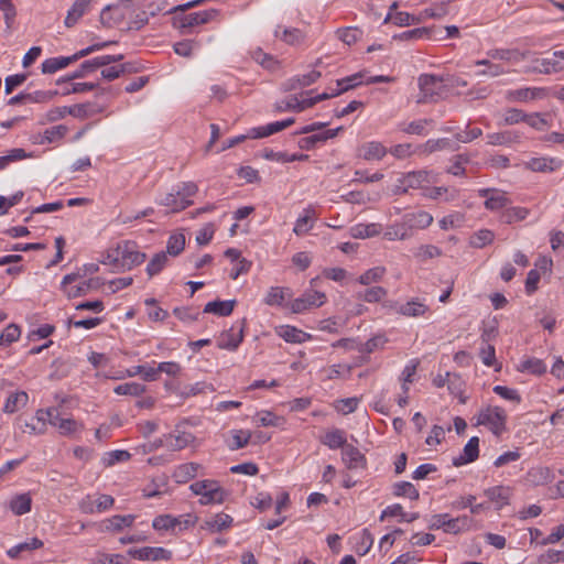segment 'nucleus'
Wrapping results in <instances>:
<instances>
[{"label":"nucleus","mask_w":564,"mask_h":564,"mask_svg":"<svg viewBox=\"0 0 564 564\" xmlns=\"http://www.w3.org/2000/svg\"><path fill=\"white\" fill-rule=\"evenodd\" d=\"M145 259V253L138 250L135 242L127 240L118 243L115 250L108 252L104 263L121 270H131L143 263Z\"/></svg>","instance_id":"nucleus-1"},{"label":"nucleus","mask_w":564,"mask_h":564,"mask_svg":"<svg viewBox=\"0 0 564 564\" xmlns=\"http://www.w3.org/2000/svg\"><path fill=\"white\" fill-rule=\"evenodd\" d=\"M417 83L420 88L417 102L427 104L435 102L440 99L443 93V83H445V79L443 76L422 74L419 77Z\"/></svg>","instance_id":"nucleus-2"},{"label":"nucleus","mask_w":564,"mask_h":564,"mask_svg":"<svg viewBox=\"0 0 564 564\" xmlns=\"http://www.w3.org/2000/svg\"><path fill=\"white\" fill-rule=\"evenodd\" d=\"M189 488L196 496H200L199 503L203 506L221 503L225 500L226 492L216 480L195 481Z\"/></svg>","instance_id":"nucleus-3"},{"label":"nucleus","mask_w":564,"mask_h":564,"mask_svg":"<svg viewBox=\"0 0 564 564\" xmlns=\"http://www.w3.org/2000/svg\"><path fill=\"white\" fill-rule=\"evenodd\" d=\"M564 72V50L552 52L549 57L535 58L525 73L552 75Z\"/></svg>","instance_id":"nucleus-4"},{"label":"nucleus","mask_w":564,"mask_h":564,"mask_svg":"<svg viewBox=\"0 0 564 564\" xmlns=\"http://www.w3.org/2000/svg\"><path fill=\"white\" fill-rule=\"evenodd\" d=\"M502 99L509 104L528 102L530 100L542 99L547 96L546 87H521L517 89L500 90Z\"/></svg>","instance_id":"nucleus-5"},{"label":"nucleus","mask_w":564,"mask_h":564,"mask_svg":"<svg viewBox=\"0 0 564 564\" xmlns=\"http://www.w3.org/2000/svg\"><path fill=\"white\" fill-rule=\"evenodd\" d=\"M218 11L216 9L204 10L199 12H193L189 14H184L176 17L174 19V25H176L182 32L186 29H191L196 25L205 24L212 21Z\"/></svg>","instance_id":"nucleus-6"},{"label":"nucleus","mask_w":564,"mask_h":564,"mask_svg":"<svg viewBox=\"0 0 564 564\" xmlns=\"http://www.w3.org/2000/svg\"><path fill=\"white\" fill-rule=\"evenodd\" d=\"M432 182V176L429 171H414L404 174L401 178H399L397 188L400 193H406L410 188H422Z\"/></svg>","instance_id":"nucleus-7"},{"label":"nucleus","mask_w":564,"mask_h":564,"mask_svg":"<svg viewBox=\"0 0 564 564\" xmlns=\"http://www.w3.org/2000/svg\"><path fill=\"white\" fill-rule=\"evenodd\" d=\"M326 301V295L318 291H307L291 304L293 313L300 314L312 307H319Z\"/></svg>","instance_id":"nucleus-8"},{"label":"nucleus","mask_w":564,"mask_h":564,"mask_svg":"<svg viewBox=\"0 0 564 564\" xmlns=\"http://www.w3.org/2000/svg\"><path fill=\"white\" fill-rule=\"evenodd\" d=\"M128 554L139 561H169L172 558V552L161 546L129 549Z\"/></svg>","instance_id":"nucleus-9"},{"label":"nucleus","mask_w":564,"mask_h":564,"mask_svg":"<svg viewBox=\"0 0 564 564\" xmlns=\"http://www.w3.org/2000/svg\"><path fill=\"white\" fill-rule=\"evenodd\" d=\"M135 520L134 514H126L120 516L116 514L108 519H105L100 521L97 524L98 531L100 532H112V533H119L123 531L126 528H130L133 525Z\"/></svg>","instance_id":"nucleus-10"},{"label":"nucleus","mask_w":564,"mask_h":564,"mask_svg":"<svg viewBox=\"0 0 564 564\" xmlns=\"http://www.w3.org/2000/svg\"><path fill=\"white\" fill-rule=\"evenodd\" d=\"M128 6L110 4L102 9L100 13V22L107 28L120 24L126 18Z\"/></svg>","instance_id":"nucleus-11"},{"label":"nucleus","mask_w":564,"mask_h":564,"mask_svg":"<svg viewBox=\"0 0 564 564\" xmlns=\"http://www.w3.org/2000/svg\"><path fill=\"white\" fill-rule=\"evenodd\" d=\"M319 77L321 72L318 70H311L310 73L304 75L293 76L286 79L284 83H282L281 89L284 93L301 89L314 84Z\"/></svg>","instance_id":"nucleus-12"},{"label":"nucleus","mask_w":564,"mask_h":564,"mask_svg":"<svg viewBox=\"0 0 564 564\" xmlns=\"http://www.w3.org/2000/svg\"><path fill=\"white\" fill-rule=\"evenodd\" d=\"M341 460L348 469H364L367 466L365 455L354 445L348 444L341 451Z\"/></svg>","instance_id":"nucleus-13"},{"label":"nucleus","mask_w":564,"mask_h":564,"mask_svg":"<svg viewBox=\"0 0 564 564\" xmlns=\"http://www.w3.org/2000/svg\"><path fill=\"white\" fill-rule=\"evenodd\" d=\"M294 122V118H288L282 121L268 123L263 127L252 128L249 132V137L253 139L265 138L291 127Z\"/></svg>","instance_id":"nucleus-14"},{"label":"nucleus","mask_w":564,"mask_h":564,"mask_svg":"<svg viewBox=\"0 0 564 564\" xmlns=\"http://www.w3.org/2000/svg\"><path fill=\"white\" fill-rule=\"evenodd\" d=\"M343 129V127L336 129H329L319 133H315L308 137H304L300 139L299 145L302 150H312L317 144L326 142L328 139L335 138L338 132Z\"/></svg>","instance_id":"nucleus-15"},{"label":"nucleus","mask_w":564,"mask_h":564,"mask_svg":"<svg viewBox=\"0 0 564 564\" xmlns=\"http://www.w3.org/2000/svg\"><path fill=\"white\" fill-rule=\"evenodd\" d=\"M479 454V438L471 437L463 449V454L453 458V465L456 467L471 463L478 458Z\"/></svg>","instance_id":"nucleus-16"},{"label":"nucleus","mask_w":564,"mask_h":564,"mask_svg":"<svg viewBox=\"0 0 564 564\" xmlns=\"http://www.w3.org/2000/svg\"><path fill=\"white\" fill-rule=\"evenodd\" d=\"M159 204L170 208L172 213H178L193 204L191 199L182 198L174 188L171 193H166Z\"/></svg>","instance_id":"nucleus-17"},{"label":"nucleus","mask_w":564,"mask_h":564,"mask_svg":"<svg viewBox=\"0 0 564 564\" xmlns=\"http://www.w3.org/2000/svg\"><path fill=\"white\" fill-rule=\"evenodd\" d=\"M529 215V209L525 207L509 206L503 210L496 214V218L503 224L511 225L517 221H521Z\"/></svg>","instance_id":"nucleus-18"},{"label":"nucleus","mask_w":564,"mask_h":564,"mask_svg":"<svg viewBox=\"0 0 564 564\" xmlns=\"http://www.w3.org/2000/svg\"><path fill=\"white\" fill-rule=\"evenodd\" d=\"M181 371V366L174 361L160 362L158 368H149L144 373L145 381H155L159 378L160 372H164L169 376H177Z\"/></svg>","instance_id":"nucleus-19"},{"label":"nucleus","mask_w":564,"mask_h":564,"mask_svg":"<svg viewBox=\"0 0 564 564\" xmlns=\"http://www.w3.org/2000/svg\"><path fill=\"white\" fill-rule=\"evenodd\" d=\"M386 154V147L378 141L367 142L359 148V156L366 161L381 160Z\"/></svg>","instance_id":"nucleus-20"},{"label":"nucleus","mask_w":564,"mask_h":564,"mask_svg":"<svg viewBox=\"0 0 564 564\" xmlns=\"http://www.w3.org/2000/svg\"><path fill=\"white\" fill-rule=\"evenodd\" d=\"M77 278H78V274L70 273V274L65 275L62 281V288L64 289V291L68 297H77V296L86 295L88 290L91 286V280H90L88 282L83 283L82 285H75L72 288H67L69 284L75 282Z\"/></svg>","instance_id":"nucleus-21"},{"label":"nucleus","mask_w":564,"mask_h":564,"mask_svg":"<svg viewBox=\"0 0 564 564\" xmlns=\"http://www.w3.org/2000/svg\"><path fill=\"white\" fill-rule=\"evenodd\" d=\"M29 394L25 391H17L9 394L4 401L2 411L8 414L15 413L28 404Z\"/></svg>","instance_id":"nucleus-22"},{"label":"nucleus","mask_w":564,"mask_h":564,"mask_svg":"<svg viewBox=\"0 0 564 564\" xmlns=\"http://www.w3.org/2000/svg\"><path fill=\"white\" fill-rule=\"evenodd\" d=\"M430 311L429 306L420 299H412L411 301L400 305L398 312L408 317H421Z\"/></svg>","instance_id":"nucleus-23"},{"label":"nucleus","mask_w":564,"mask_h":564,"mask_svg":"<svg viewBox=\"0 0 564 564\" xmlns=\"http://www.w3.org/2000/svg\"><path fill=\"white\" fill-rule=\"evenodd\" d=\"M242 333H243V323L241 324V326L239 327L237 333H235L234 328L223 333L219 338L218 346L223 349H228V350L237 349L243 339Z\"/></svg>","instance_id":"nucleus-24"},{"label":"nucleus","mask_w":564,"mask_h":564,"mask_svg":"<svg viewBox=\"0 0 564 564\" xmlns=\"http://www.w3.org/2000/svg\"><path fill=\"white\" fill-rule=\"evenodd\" d=\"M232 518L227 513H217L215 517L206 520L202 525V529L208 530L213 533L221 532L232 524Z\"/></svg>","instance_id":"nucleus-25"},{"label":"nucleus","mask_w":564,"mask_h":564,"mask_svg":"<svg viewBox=\"0 0 564 564\" xmlns=\"http://www.w3.org/2000/svg\"><path fill=\"white\" fill-rule=\"evenodd\" d=\"M278 335L282 337L286 343L302 344L311 338L310 334L290 325L281 326L278 329Z\"/></svg>","instance_id":"nucleus-26"},{"label":"nucleus","mask_w":564,"mask_h":564,"mask_svg":"<svg viewBox=\"0 0 564 564\" xmlns=\"http://www.w3.org/2000/svg\"><path fill=\"white\" fill-rule=\"evenodd\" d=\"M236 305L235 300L228 301H213L208 302L204 307V313L215 314L217 316H229Z\"/></svg>","instance_id":"nucleus-27"},{"label":"nucleus","mask_w":564,"mask_h":564,"mask_svg":"<svg viewBox=\"0 0 564 564\" xmlns=\"http://www.w3.org/2000/svg\"><path fill=\"white\" fill-rule=\"evenodd\" d=\"M101 111L102 108L93 102L77 104L69 107V116L78 119H87Z\"/></svg>","instance_id":"nucleus-28"},{"label":"nucleus","mask_w":564,"mask_h":564,"mask_svg":"<svg viewBox=\"0 0 564 564\" xmlns=\"http://www.w3.org/2000/svg\"><path fill=\"white\" fill-rule=\"evenodd\" d=\"M492 329H484L481 335L482 346L480 347V358L486 366L494 365V345L491 344Z\"/></svg>","instance_id":"nucleus-29"},{"label":"nucleus","mask_w":564,"mask_h":564,"mask_svg":"<svg viewBox=\"0 0 564 564\" xmlns=\"http://www.w3.org/2000/svg\"><path fill=\"white\" fill-rule=\"evenodd\" d=\"M93 0H76L65 19V25L67 28L73 26L88 10Z\"/></svg>","instance_id":"nucleus-30"},{"label":"nucleus","mask_w":564,"mask_h":564,"mask_svg":"<svg viewBox=\"0 0 564 564\" xmlns=\"http://www.w3.org/2000/svg\"><path fill=\"white\" fill-rule=\"evenodd\" d=\"M518 369L521 372L541 376L546 372V365L539 358L527 357L520 361Z\"/></svg>","instance_id":"nucleus-31"},{"label":"nucleus","mask_w":564,"mask_h":564,"mask_svg":"<svg viewBox=\"0 0 564 564\" xmlns=\"http://www.w3.org/2000/svg\"><path fill=\"white\" fill-rule=\"evenodd\" d=\"M322 443L330 449L341 448V451L348 445L346 433L338 429L327 432L323 437Z\"/></svg>","instance_id":"nucleus-32"},{"label":"nucleus","mask_w":564,"mask_h":564,"mask_svg":"<svg viewBox=\"0 0 564 564\" xmlns=\"http://www.w3.org/2000/svg\"><path fill=\"white\" fill-rule=\"evenodd\" d=\"M73 63L72 56L52 57L42 63L41 69L43 74H54L59 69L66 68Z\"/></svg>","instance_id":"nucleus-33"},{"label":"nucleus","mask_w":564,"mask_h":564,"mask_svg":"<svg viewBox=\"0 0 564 564\" xmlns=\"http://www.w3.org/2000/svg\"><path fill=\"white\" fill-rule=\"evenodd\" d=\"M290 297V289L272 286L268 292L264 302L270 306H282L285 300Z\"/></svg>","instance_id":"nucleus-34"},{"label":"nucleus","mask_w":564,"mask_h":564,"mask_svg":"<svg viewBox=\"0 0 564 564\" xmlns=\"http://www.w3.org/2000/svg\"><path fill=\"white\" fill-rule=\"evenodd\" d=\"M32 499L29 494H21L13 497L10 501V508L17 516H22L31 511Z\"/></svg>","instance_id":"nucleus-35"},{"label":"nucleus","mask_w":564,"mask_h":564,"mask_svg":"<svg viewBox=\"0 0 564 564\" xmlns=\"http://www.w3.org/2000/svg\"><path fill=\"white\" fill-rule=\"evenodd\" d=\"M43 541L37 538H32L29 541L19 543L7 551V554L11 558H17L22 552L33 551L41 549Z\"/></svg>","instance_id":"nucleus-36"},{"label":"nucleus","mask_w":564,"mask_h":564,"mask_svg":"<svg viewBox=\"0 0 564 564\" xmlns=\"http://www.w3.org/2000/svg\"><path fill=\"white\" fill-rule=\"evenodd\" d=\"M433 122L432 119H419L410 123L400 124V130L408 134L425 135L426 127Z\"/></svg>","instance_id":"nucleus-37"},{"label":"nucleus","mask_w":564,"mask_h":564,"mask_svg":"<svg viewBox=\"0 0 564 564\" xmlns=\"http://www.w3.org/2000/svg\"><path fill=\"white\" fill-rule=\"evenodd\" d=\"M380 234V226L377 224H358L351 228V236L354 238H370Z\"/></svg>","instance_id":"nucleus-38"},{"label":"nucleus","mask_w":564,"mask_h":564,"mask_svg":"<svg viewBox=\"0 0 564 564\" xmlns=\"http://www.w3.org/2000/svg\"><path fill=\"white\" fill-rule=\"evenodd\" d=\"M395 8H397V3L394 2L390 8V12L388 13V15L384 19L386 23L391 21L393 24L399 25V26H406V25L414 23L415 18L408 12H394L393 13L392 10Z\"/></svg>","instance_id":"nucleus-39"},{"label":"nucleus","mask_w":564,"mask_h":564,"mask_svg":"<svg viewBox=\"0 0 564 564\" xmlns=\"http://www.w3.org/2000/svg\"><path fill=\"white\" fill-rule=\"evenodd\" d=\"M199 468L200 465L197 463L182 464L177 467L175 477L178 482H186L197 475Z\"/></svg>","instance_id":"nucleus-40"},{"label":"nucleus","mask_w":564,"mask_h":564,"mask_svg":"<svg viewBox=\"0 0 564 564\" xmlns=\"http://www.w3.org/2000/svg\"><path fill=\"white\" fill-rule=\"evenodd\" d=\"M393 495L397 497H408L411 500H417L419 490L409 481H399L393 485Z\"/></svg>","instance_id":"nucleus-41"},{"label":"nucleus","mask_w":564,"mask_h":564,"mask_svg":"<svg viewBox=\"0 0 564 564\" xmlns=\"http://www.w3.org/2000/svg\"><path fill=\"white\" fill-rule=\"evenodd\" d=\"M193 441L191 433H178L176 435H169L166 438V446L172 451H180L186 447Z\"/></svg>","instance_id":"nucleus-42"},{"label":"nucleus","mask_w":564,"mask_h":564,"mask_svg":"<svg viewBox=\"0 0 564 564\" xmlns=\"http://www.w3.org/2000/svg\"><path fill=\"white\" fill-rule=\"evenodd\" d=\"M145 386L138 382H126L117 386L113 392L118 395H132L139 397L145 392Z\"/></svg>","instance_id":"nucleus-43"},{"label":"nucleus","mask_w":564,"mask_h":564,"mask_svg":"<svg viewBox=\"0 0 564 564\" xmlns=\"http://www.w3.org/2000/svg\"><path fill=\"white\" fill-rule=\"evenodd\" d=\"M91 73H94V72H93L91 65L89 64V61L87 59V61L83 62L75 72H73L64 77L58 78L56 80V84L61 85L64 83L72 82L74 79L85 78Z\"/></svg>","instance_id":"nucleus-44"},{"label":"nucleus","mask_w":564,"mask_h":564,"mask_svg":"<svg viewBox=\"0 0 564 564\" xmlns=\"http://www.w3.org/2000/svg\"><path fill=\"white\" fill-rule=\"evenodd\" d=\"M185 247V236L183 234H174L172 235L166 245V251H164L167 256L176 257L178 256Z\"/></svg>","instance_id":"nucleus-45"},{"label":"nucleus","mask_w":564,"mask_h":564,"mask_svg":"<svg viewBox=\"0 0 564 564\" xmlns=\"http://www.w3.org/2000/svg\"><path fill=\"white\" fill-rule=\"evenodd\" d=\"M387 343V339L382 335H376L368 339L366 343H358L356 346V350L361 354H371L376 349L383 347Z\"/></svg>","instance_id":"nucleus-46"},{"label":"nucleus","mask_w":564,"mask_h":564,"mask_svg":"<svg viewBox=\"0 0 564 564\" xmlns=\"http://www.w3.org/2000/svg\"><path fill=\"white\" fill-rule=\"evenodd\" d=\"M169 261L167 254L164 251L156 253L148 263L147 273L149 276L159 274Z\"/></svg>","instance_id":"nucleus-47"},{"label":"nucleus","mask_w":564,"mask_h":564,"mask_svg":"<svg viewBox=\"0 0 564 564\" xmlns=\"http://www.w3.org/2000/svg\"><path fill=\"white\" fill-rule=\"evenodd\" d=\"M362 83V74L361 73H356L351 76H348V77H345L343 79H338L337 80V89L335 91L334 95H340L351 88H355L357 87L358 85H360Z\"/></svg>","instance_id":"nucleus-48"},{"label":"nucleus","mask_w":564,"mask_h":564,"mask_svg":"<svg viewBox=\"0 0 564 564\" xmlns=\"http://www.w3.org/2000/svg\"><path fill=\"white\" fill-rule=\"evenodd\" d=\"M339 40H341L347 45L355 44L362 36V31L358 28L348 26L338 29L336 32Z\"/></svg>","instance_id":"nucleus-49"},{"label":"nucleus","mask_w":564,"mask_h":564,"mask_svg":"<svg viewBox=\"0 0 564 564\" xmlns=\"http://www.w3.org/2000/svg\"><path fill=\"white\" fill-rule=\"evenodd\" d=\"M387 290L382 286H372L364 293H358L357 297L368 303H377L387 296Z\"/></svg>","instance_id":"nucleus-50"},{"label":"nucleus","mask_w":564,"mask_h":564,"mask_svg":"<svg viewBox=\"0 0 564 564\" xmlns=\"http://www.w3.org/2000/svg\"><path fill=\"white\" fill-rule=\"evenodd\" d=\"M176 522L178 521L176 520L175 517L171 514H162L154 518L152 527L156 531H175Z\"/></svg>","instance_id":"nucleus-51"},{"label":"nucleus","mask_w":564,"mask_h":564,"mask_svg":"<svg viewBox=\"0 0 564 564\" xmlns=\"http://www.w3.org/2000/svg\"><path fill=\"white\" fill-rule=\"evenodd\" d=\"M231 435L232 441L228 444L231 451L246 447L251 438V433L245 430H232Z\"/></svg>","instance_id":"nucleus-52"},{"label":"nucleus","mask_w":564,"mask_h":564,"mask_svg":"<svg viewBox=\"0 0 564 564\" xmlns=\"http://www.w3.org/2000/svg\"><path fill=\"white\" fill-rule=\"evenodd\" d=\"M314 214L315 212L313 208H306L304 210V215L297 218L295 226L293 228L295 235L302 236L312 228V225H310V220L314 216Z\"/></svg>","instance_id":"nucleus-53"},{"label":"nucleus","mask_w":564,"mask_h":564,"mask_svg":"<svg viewBox=\"0 0 564 564\" xmlns=\"http://www.w3.org/2000/svg\"><path fill=\"white\" fill-rule=\"evenodd\" d=\"M555 163V159L533 158L528 162V166L533 172H552Z\"/></svg>","instance_id":"nucleus-54"},{"label":"nucleus","mask_w":564,"mask_h":564,"mask_svg":"<svg viewBox=\"0 0 564 564\" xmlns=\"http://www.w3.org/2000/svg\"><path fill=\"white\" fill-rule=\"evenodd\" d=\"M267 160L278 161V162H294L307 159L305 154H288L285 152H274L273 150L265 151L263 155Z\"/></svg>","instance_id":"nucleus-55"},{"label":"nucleus","mask_w":564,"mask_h":564,"mask_svg":"<svg viewBox=\"0 0 564 564\" xmlns=\"http://www.w3.org/2000/svg\"><path fill=\"white\" fill-rule=\"evenodd\" d=\"M494 240V234L488 229H481L469 238V245L474 248H482Z\"/></svg>","instance_id":"nucleus-56"},{"label":"nucleus","mask_w":564,"mask_h":564,"mask_svg":"<svg viewBox=\"0 0 564 564\" xmlns=\"http://www.w3.org/2000/svg\"><path fill=\"white\" fill-rule=\"evenodd\" d=\"M386 269L382 267L371 268L358 278V282L362 285H369L373 282L380 281Z\"/></svg>","instance_id":"nucleus-57"},{"label":"nucleus","mask_w":564,"mask_h":564,"mask_svg":"<svg viewBox=\"0 0 564 564\" xmlns=\"http://www.w3.org/2000/svg\"><path fill=\"white\" fill-rule=\"evenodd\" d=\"M252 58L267 69L273 70L278 67V61L270 54L264 53L261 48L252 52Z\"/></svg>","instance_id":"nucleus-58"},{"label":"nucleus","mask_w":564,"mask_h":564,"mask_svg":"<svg viewBox=\"0 0 564 564\" xmlns=\"http://www.w3.org/2000/svg\"><path fill=\"white\" fill-rule=\"evenodd\" d=\"M383 237L387 240H405L410 237L409 229L404 225H392L387 228Z\"/></svg>","instance_id":"nucleus-59"},{"label":"nucleus","mask_w":564,"mask_h":564,"mask_svg":"<svg viewBox=\"0 0 564 564\" xmlns=\"http://www.w3.org/2000/svg\"><path fill=\"white\" fill-rule=\"evenodd\" d=\"M545 117L541 112L527 113L525 123L538 131H544L550 126Z\"/></svg>","instance_id":"nucleus-60"},{"label":"nucleus","mask_w":564,"mask_h":564,"mask_svg":"<svg viewBox=\"0 0 564 564\" xmlns=\"http://www.w3.org/2000/svg\"><path fill=\"white\" fill-rule=\"evenodd\" d=\"M57 95V90H36L33 93H26V99L28 102L45 104L51 101Z\"/></svg>","instance_id":"nucleus-61"},{"label":"nucleus","mask_w":564,"mask_h":564,"mask_svg":"<svg viewBox=\"0 0 564 564\" xmlns=\"http://www.w3.org/2000/svg\"><path fill=\"white\" fill-rule=\"evenodd\" d=\"M496 394L506 401L511 402L513 405H518L521 402V395L517 389L496 386Z\"/></svg>","instance_id":"nucleus-62"},{"label":"nucleus","mask_w":564,"mask_h":564,"mask_svg":"<svg viewBox=\"0 0 564 564\" xmlns=\"http://www.w3.org/2000/svg\"><path fill=\"white\" fill-rule=\"evenodd\" d=\"M29 156L30 154H28L23 149H12L7 155L0 156V170L6 169L12 162L24 160Z\"/></svg>","instance_id":"nucleus-63"},{"label":"nucleus","mask_w":564,"mask_h":564,"mask_svg":"<svg viewBox=\"0 0 564 564\" xmlns=\"http://www.w3.org/2000/svg\"><path fill=\"white\" fill-rule=\"evenodd\" d=\"M527 113L518 108H508L502 113V120L505 124H517L525 122Z\"/></svg>","instance_id":"nucleus-64"}]
</instances>
